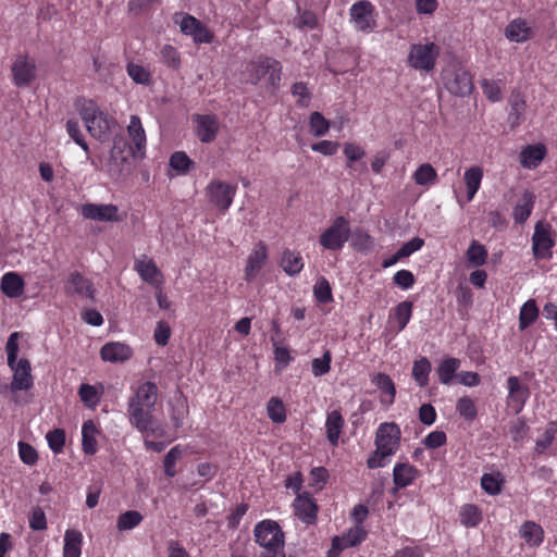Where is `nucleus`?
Wrapping results in <instances>:
<instances>
[{
  "label": "nucleus",
  "instance_id": "obj_1",
  "mask_svg": "<svg viewBox=\"0 0 557 557\" xmlns=\"http://www.w3.org/2000/svg\"><path fill=\"white\" fill-rule=\"evenodd\" d=\"M78 112L91 137L100 143L109 141L113 129L117 126L115 119L100 110L92 100H83Z\"/></svg>",
  "mask_w": 557,
  "mask_h": 557
},
{
  "label": "nucleus",
  "instance_id": "obj_2",
  "mask_svg": "<svg viewBox=\"0 0 557 557\" xmlns=\"http://www.w3.org/2000/svg\"><path fill=\"white\" fill-rule=\"evenodd\" d=\"M139 157L136 149L128 145L122 135L113 137V146L110 150V157L107 162V171L111 177L119 180L131 174L133 169V159Z\"/></svg>",
  "mask_w": 557,
  "mask_h": 557
},
{
  "label": "nucleus",
  "instance_id": "obj_3",
  "mask_svg": "<svg viewBox=\"0 0 557 557\" xmlns=\"http://www.w3.org/2000/svg\"><path fill=\"white\" fill-rule=\"evenodd\" d=\"M18 333H12L7 342L5 351L8 355V364L11 370L14 372L13 380L11 382L10 388L12 392L29 389L33 386V376H32V368L30 363L27 359L22 358L18 361L17 351H18Z\"/></svg>",
  "mask_w": 557,
  "mask_h": 557
},
{
  "label": "nucleus",
  "instance_id": "obj_4",
  "mask_svg": "<svg viewBox=\"0 0 557 557\" xmlns=\"http://www.w3.org/2000/svg\"><path fill=\"white\" fill-rule=\"evenodd\" d=\"M256 542L262 546L263 554L272 555L277 549L284 548L285 535L277 522L263 520L255 527Z\"/></svg>",
  "mask_w": 557,
  "mask_h": 557
},
{
  "label": "nucleus",
  "instance_id": "obj_5",
  "mask_svg": "<svg viewBox=\"0 0 557 557\" xmlns=\"http://www.w3.org/2000/svg\"><path fill=\"white\" fill-rule=\"evenodd\" d=\"M350 238L349 222L345 216H337L319 238L320 245L327 250H341Z\"/></svg>",
  "mask_w": 557,
  "mask_h": 557
},
{
  "label": "nucleus",
  "instance_id": "obj_6",
  "mask_svg": "<svg viewBox=\"0 0 557 557\" xmlns=\"http://www.w3.org/2000/svg\"><path fill=\"white\" fill-rule=\"evenodd\" d=\"M400 429L394 422L382 423L375 434V447L381 456L394 455L400 446Z\"/></svg>",
  "mask_w": 557,
  "mask_h": 557
},
{
  "label": "nucleus",
  "instance_id": "obj_7",
  "mask_svg": "<svg viewBox=\"0 0 557 557\" xmlns=\"http://www.w3.org/2000/svg\"><path fill=\"white\" fill-rule=\"evenodd\" d=\"M81 214L87 220L99 222H121L124 219L117 206L112 203H84Z\"/></svg>",
  "mask_w": 557,
  "mask_h": 557
},
{
  "label": "nucleus",
  "instance_id": "obj_8",
  "mask_svg": "<svg viewBox=\"0 0 557 557\" xmlns=\"http://www.w3.org/2000/svg\"><path fill=\"white\" fill-rule=\"evenodd\" d=\"M206 191L210 203L225 212L233 202L236 187L222 181H213L207 186Z\"/></svg>",
  "mask_w": 557,
  "mask_h": 557
},
{
  "label": "nucleus",
  "instance_id": "obj_9",
  "mask_svg": "<svg viewBox=\"0 0 557 557\" xmlns=\"http://www.w3.org/2000/svg\"><path fill=\"white\" fill-rule=\"evenodd\" d=\"M438 48L435 44L412 46L409 53L410 65L414 69L431 71L435 65Z\"/></svg>",
  "mask_w": 557,
  "mask_h": 557
},
{
  "label": "nucleus",
  "instance_id": "obj_10",
  "mask_svg": "<svg viewBox=\"0 0 557 557\" xmlns=\"http://www.w3.org/2000/svg\"><path fill=\"white\" fill-rule=\"evenodd\" d=\"M444 78L447 90L455 96L466 97L473 90L472 76L463 69L448 71Z\"/></svg>",
  "mask_w": 557,
  "mask_h": 557
},
{
  "label": "nucleus",
  "instance_id": "obj_11",
  "mask_svg": "<svg viewBox=\"0 0 557 557\" xmlns=\"http://www.w3.org/2000/svg\"><path fill=\"white\" fill-rule=\"evenodd\" d=\"M154 408H146L137 405H127V414L129 422L141 433H156L154 419L152 416Z\"/></svg>",
  "mask_w": 557,
  "mask_h": 557
},
{
  "label": "nucleus",
  "instance_id": "obj_12",
  "mask_svg": "<svg viewBox=\"0 0 557 557\" xmlns=\"http://www.w3.org/2000/svg\"><path fill=\"white\" fill-rule=\"evenodd\" d=\"M373 7L371 2L361 0L355 3L350 9L351 21L355 27L360 32H370L375 25L372 18Z\"/></svg>",
  "mask_w": 557,
  "mask_h": 557
},
{
  "label": "nucleus",
  "instance_id": "obj_13",
  "mask_svg": "<svg viewBox=\"0 0 557 557\" xmlns=\"http://www.w3.org/2000/svg\"><path fill=\"white\" fill-rule=\"evenodd\" d=\"M12 74L14 84L17 87H26L36 77L35 63L28 61L24 55H18L12 65Z\"/></svg>",
  "mask_w": 557,
  "mask_h": 557
},
{
  "label": "nucleus",
  "instance_id": "obj_14",
  "mask_svg": "<svg viewBox=\"0 0 557 557\" xmlns=\"http://www.w3.org/2000/svg\"><path fill=\"white\" fill-rule=\"evenodd\" d=\"M295 515L305 523L312 524L317 520L318 505L309 493L298 494L294 500Z\"/></svg>",
  "mask_w": 557,
  "mask_h": 557
},
{
  "label": "nucleus",
  "instance_id": "obj_15",
  "mask_svg": "<svg viewBox=\"0 0 557 557\" xmlns=\"http://www.w3.org/2000/svg\"><path fill=\"white\" fill-rule=\"evenodd\" d=\"M550 225L537 222L534 227L532 236V249L535 257H545V253L550 250L554 245L549 236Z\"/></svg>",
  "mask_w": 557,
  "mask_h": 557
},
{
  "label": "nucleus",
  "instance_id": "obj_16",
  "mask_svg": "<svg viewBox=\"0 0 557 557\" xmlns=\"http://www.w3.org/2000/svg\"><path fill=\"white\" fill-rule=\"evenodd\" d=\"M158 397V387L152 382H145L138 386L135 395H133L128 405L144 406L146 408H154Z\"/></svg>",
  "mask_w": 557,
  "mask_h": 557
},
{
  "label": "nucleus",
  "instance_id": "obj_17",
  "mask_svg": "<svg viewBox=\"0 0 557 557\" xmlns=\"http://www.w3.org/2000/svg\"><path fill=\"white\" fill-rule=\"evenodd\" d=\"M507 386L509 392L508 398L513 404L516 412L521 411L530 395L529 387L523 385L517 376H509L507 379Z\"/></svg>",
  "mask_w": 557,
  "mask_h": 557
},
{
  "label": "nucleus",
  "instance_id": "obj_18",
  "mask_svg": "<svg viewBox=\"0 0 557 557\" xmlns=\"http://www.w3.org/2000/svg\"><path fill=\"white\" fill-rule=\"evenodd\" d=\"M132 354L129 346L117 342L107 343L100 350L101 358L109 362H124L132 357Z\"/></svg>",
  "mask_w": 557,
  "mask_h": 557
},
{
  "label": "nucleus",
  "instance_id": "obj_19",
  "mask_svg": "<svg viewBox=\"0 0 557 557\" xmlns=\"http://www.w3.org/2000/svg\"><path fill=\"white\" fill-rule=\"evenodd\" d=\"M196 134L201 143H211L219 132V122L211 115H197Z\"/></svg>",
  "mask_w": 557,
  "mask_h": 557
},
{
  "label": "nucleus",
  "instance_id": "obj_20",
  "mask_svg": "<svg viewBox=\"0 0 557 557\" xmlns=\"http://www.w3.org/2000/svg\"><path fill=\"white\" fill-rule=\"evenodd\" d=\"M268 259L267 246L260 242L248 257L245 269L246 280L250 281L263 268Z\"/></svg>",
  "mask_w": 557,
  "mask_h": 557
},
{
  "label": "nucleus",
  "instance_id": "obj_21",
  "mask_svg": "<svg viewBox=\"0 0 557 557\" xmlns=\"http://www.w3.org/2000/svg\"><path fill=\"white\" fill-rule=\"evenodd\" d=\"M0 287L5 296L17 298L23 293L24 281L17 273L9 272L2 276Z\"/></svg>",
  "mask_w": 557,
  "mask_h": 557
},
{
  "label": "nucleus",
  "instance_id": "obj_22",
  "mask_svg": "<svg viewBox=\"0 0 557 557\" xmlns=\"http://www.w3.org/2000/svg\"><path fill=\"white\" fill-rule=\"evenodd\" d=\"M505 36L515 42L527 41L531 36V28L521 18L511 21L505 28Z\"/></svg>",
  "mask_w": 557,
  "mask_h": 557
},
{
  "label": "nucleus",
  "instance_id": "obj_23",
  "mask_svg": "<svg viewBox=\"0 0 557 557\" xmlns=\"http://www.w3.org/2000/svg\"><path fill=\"white\" fill-rule=\"evenodd\" d=\"M546 154L543 145L528 146L520 153L521 165L528 169L536 168Z\"/></svg>",
  "mask_w": 557,
  "mask_h": 557
},
{
  "label": "nucleus",
  "instance_id": "obj_24",
  "mask_svg": "<svg viewBox=\"0 0 557 557\" xmlns=\"http://www.w3.org/2000/svg\"><path fill=\"white\" fill-rule=\"evenodd\" d=\"M128 134L134 143V149L137 150L139 157L144 156V148L146 145V135L141 126L140 119L137 115H132L129 125L127 127Z\"/></svg>",
  "mask_w": 557,
  "mask_h": 557
},
{
  "label": "nucleus",
  "instance_id": "obj_25",
  "mask_svg": "<svg viewBox=\"0 0 557 557\" xmlns=\"http://www.w3.org/2000/svg\"><path fill=\"white\" fill-rule=\"evenodd\" d=\"M418 470L408 463H397L394 467L393 478L397 487L408 486L417 476Z\"/></svg>",
  "mask_w": 557,
  "mask_h": 557
},
{
  "label": "nucleus",
  "instance_id": "obj_26",
  "mask_svg": "<svg viewBox=\"0 0 557 557\" xmlns=\"http://www.w3.org/2000/svg\"><path fill=\"white\" fill-rule=\"evenodd\" d=\"M535 202V196L532 191L524 190L522 203H517L513 208V220L516 223H524L532 212Z\"/></svg>",
  "mask_w": 557,
  "mask_h": 557
},
{
  "label": "nucleus",
  "instance_id": "obj_27",
  "mask_svg": "<svg viewBox=\"0 0 557 557\" xmlns=\"http://www.w3.org/2000/svg\"><path fill=\"white\" fill-rule=\"evenodd\" d=\"M83 535L79 531L67 530L64 535V557H79Z\"/></svg>",
  "mask_w": 557,
  "mask_h": 557
},
{
  "label": "nucleus",
  "instance_id": "obj_28",
  "mask_svg": "<svg viewBox=\"0 0 557 557\" xmlns=\"http://www.w3.org/2000/svg\"><path fill=\"white\" fill-rule=\"evenodd\" d=\"M343 425L344 419L339 411L333 410L327 414L325 426L327 440L332 445H337Z\"/></svg>",
  "mask_w": 557,
  "mask_h": 557
},
{
  "label": "nucleus",
  "instance_id": "obj_29",
  "mask_svg": "<svg viewBox=\"0 0 557 557\" xmlns=\"http://www.w3.org/2000/svg\"><path fill=\"white\" fill-rule=\"evenodd\" d=\"M281 267L290 276L298 274L304 268L300 253L286 249L281 259Z\"/></svg>",
  "mask_w": 557,
  "mask_h": 557
},
{
  "label": "nucleus",
  "instance_id": "obj_30",
  "mask_svg": "<svg viewBox=\"0 0 557 557\" xmlns=\"http://www.w3.org/2000/svg\"><path fill=\"white\" fill-rule=\"evenodd\" d=\"M135 269L140 275V277L151 285L158 284L160 277L162 276L160 270L157 268L156 263L152 260L137 261L135 264Z\"/></svg>",
  "mask_w": 557,
  "mask_h": 557
},
{
  "label": "nucleus",
  "instance_id": "obj_31",
  "mask_svg": "<svg viewBox=\"0 0 557 557\" xmlns=\"http://www.w3.org/2000/svg\"><path fill=\"white\" fill-rule=\"evenodd\" d=\"M459 367L460 360L457 358L450 357L443 360L436 368L440 382L444 385L450 384Z\"/></svg>",
  "mask_w": 557,
  "mask_h": 557
},
{
  "label": "nucleus",
  "instance_id": "obj_32",
  "mask_svg": "<svg viewBox=\"0 0 557 557\" xmlns=\"http://www.w3.org/2000/svg\"><path fill=\"white\" fill-rule=\"evenodd\" d=\"M483 171L480 166H472L466 171L463 181L467 186V199L471 201L480 188Z\"/></svg>",
  "mask_w": 557,
  "mask_h": 557
},
{
  "label": "nucleus",
  "instance_id": "obj_33",
  "mask_svg": "<svg viewBox=\"0 0 557 557\" xmlns=\"http://www.w3.org/2000/svg\"><path fill=\"white\" fill-rule=\"evenodd\" d=\"M520 535L530 546H537L543 541L542 528L532 521H527L521 525Z\"/></svg>",
  "mask_w": 557,
  "mask_h": 557
},
{
  "label": "nucleus",
  "instance_id": "obj_34",
  "mask_svg": "<svg viewBox=\"0 0 557 557\" xmlns=\"http://www.w3.org/2000/svg\"><path fill=\"white\" fill-rule=\"evenodd\" d=\"M539 317V308L534 299H529L523 304L519 314V329L521 331L529 327Z\"/></svg>",
  "mask_w": 557,
  "mask_h": 557
},
{
  "label": "nucleus",
  "instance_id": "obj_35",
  "mask_svg": "<svg viewBox=\"0 0 557 557\" xmlns=\"http://www.w3.org/2000/svg\"><path fill=\"white\" fill-rule=\"evenodd\" d=\"M69 283L73 287L74 293L85 295L86 297L94 299L95 289L92 287V284L89 280L85 278L81 273H71Z\"/></svg>",
  "mask_w": 557,
  "mask_h": 557
},
{
  "label": "nucleus",
  "instance_id": "obj_36",
  "mask_svg": "<svg viewBox=\"0 0 557 557\" xmlns=\"http://www.w3.org/2000/svg\"><path fill=\"white\" fill-rule=\"evenodd\" d=\"M431 372V362L428 358L422 357L416 360L412 368V376L420 387H425L429 383V374Z\"/></svg>",
  "mask_w": 557,
  "mask_h": 557
},
{
  "label": "nucleus",
  "instance_id": "obj_37",
  "mask_svg": "<svg viewBox=\"0 0 557 557\" xmlns=\"http://www.w3.org/2000/svg\"><path fill=\"white\" fill-rule=\"evenodd\" d=\"M171 406V420L175 429L183 425V421L188 413L187 401L183 397H177L170 401Z\"/></svg>",
  "mask_w": 557,
  "mask_h": 557
},
{
  "label": "nucleus",
  "instance_id": "obj_38",
  "mask_svg": "<svg viewBox=\"0 0 557 557\" xmlns=\"http://www.w3.org/2000/svg\"><path fill=\"white\" fill-rule=\"evenodd\" d=\"M510 112L509 121L512 125H518L525 110V100L520 92L513 91L509 98Z\"/></svg>",
  "mask_w": 557,
  "mask_h": 557
},
{
  "label": "nucleus",
  "instance_id": "obj_39",
  "mask_svg": "<svg viewBox=\"0 0 557 557\" xmlns=\"http://www.w3.org/2000/svg\"><path fill=\"white\" fill-rule=\"evenodd\" d=\"M170 165L177 173L187 174L195 168V162L184 151H176L170 158Z\"/></svg>",
  "mask_w": 557,
  "mask_h": 557
},
{
  "label": "nucleus",
  "instance_id": "obj_40",
  "mask_svg": "<svg viewBox=\"0 0 557 557\" xmlns=\"http://www.w3.org/2000/svg\"><path fill=\"white\" fill-rule=\"evenodd\" d=\"M351 246L355 250L360 252L370 251L373 248V238L360 228L350 232Z\"/></svg>",
  "mask_w": 557,
  "mask_h": 557
},
{
  "label": "nucleus",
  "instance_id": "obj_41",
  "mask_svg": "<svg viewBox=\"0 0 557 557\" xmlns=\"http://www.w3.org/2000/svg\"><path fill=\"white\" fill-rule=\"evenodd\" d=\"M487 251L478 242H472L467 250V260L473 267L483 265L486 262Z\"/></svg>",
  "mask_w": 557,
  "mask_h": 557
},
{
  "label": "nucleus",
  "instance_id": "obj_42",
  "mask_svg": "<svg viewBox=\"0 0 557 557\" xmlns=\"http://www.w3.org/2000/svg\"><path fill=\"white\" fill-rule=\"evenodd\" d=\"M411 314H412V302L411 301L406 300V301L398 304L395 307L393 317L398 323L397 331H403L406 327L407 323L409 322V320L411 318Z\"/></svg>",
  "mask_w": 557,
  "mask_h": 557
},
{
  "label": "nucleus",
  "instance_id": "obj_43",
  "mask_svg": "<svg viewBox=\"0 0 557 557\" xmlns=\"http://www.w3.org/2000/svg\"><path fill=\"white\" fill-rule=\"evenodd\" d=\"M143 521V515L136 510H128L120 515L116 528L120 531L131 530Z\"/></svg>",
  "mask_w": 557,
  "mask_h": 557
},
{
  "label": "nucleus",
  "instance_id": "obj_44",
  "mask_svg": "<svg viewBox=\"0 0 557 557\" xmlns=\"http://www.w3.org/2000/svg\"><path fill=\"white\" fill-rule=\"evenodd\" d=\"M309 124L310 132L315 137L324 136L330 129V122L317 111L311 113Z\"/></svg>",
  "mask_w": 557,
  "mask_h": 557
},
{
  "label": "nucleus",
  "instance_id": "obj_45",
  "mask_svg": "<svg viewBox=\"0 0 557 557\" xmlns=\"http://www.w3.org/2000/svg\"><path fill=\"white\" fill-rule=\"evenodd\" d=\"M436 176V171L429 163L421 164L413 174L414 182L423 186L434 183Z\"/></svg>",
  "mask_w": 557,
  "mask_h": 557
},
{
  "label": "nucleus",
  "instance_id": "obj_46",
  "mask_svg": "<svg viewBox=\"0 0 557 557\" xmlns=\"http://www.w3.org/2000/svg\"><path fill=\"white\" fill-rule=\"evenodd\" d=\"M456 409L458 413L468 421H473L478 416L474 401L469 396H462L457 400Z\"/></svg>",
  "mask_w": 557,
  "mask_h": 557
},
{
  "label": "nucleus",
  "instance_id": "obj_47",
  "mask_svg": "<svg viewBox=\"0 0 557 557\" xmlns=\"http://www.w3.org/2000/svg\"><path fill=\"white\" fill-rule=\"evenodd\" d=\"M503 483V479L499 472L496 474L493 473H484L481 479L482 488L490 495H497L500 493V485Z\"/></svg>",
  "mask_w": 557,
  "mask_h": 557
},
{
  "label": "nucleus",
  "instance_id": "obj_48",
  "mask_svg": "<svg viewBox=\"0 0 557 557\" xmlns=\"http://www.w3.org/2000/svg\"><path fill=\"white\" fill-rule=\"evenodd\" d=\"M268 416L275 423H282L286 420L285 407L277 397H272L268 403Z\"/></svg>",
  "mask_w": 557,
  "mask_h": 557
},
{
  "label": "nucleus",
  "instance_id": "obj_49",
  "mask_svg": "<svg viewBox=\"0 0 557 557\" xmlns=\"http://www.w3.org/2000/svg\"><path fill=\"white\" fill-rule=\"evenodd\" d=\"M461 523L466 527H475L482 520L481 511L475 505H466L460 511Z\"/></svg>",
  "mask_w": 557,
  "mask_h": 557
},
{
  "label": "nucleus",
  "instance_id": "obj_50",
  "mask_svg": "<svg viewBox=\"0 0 557 557\" xmlns=\"http://www.w3.org/2000/svg\"><path fill=\"white\" fill-rule=\"evenodd\" d=\"M373 383L382 393H385L389 396L388 404H392L396 395V388L392 379L385 373H377L373 377Z\"/></svg>",
  "mask_w": 557,
  "mask_h": 557
},
{
  "label": "nucleus",
  "instance_id": "obj_51",
  "mask_svg": "<svg viewBox=\"0 0 557 557\" xmlns=\"http://www.w3.org/2000/svg\"><path fill=\"white\" fill-rule=\"evenodd\" d=\"M272 64H274V59L271 58H264L253 63L251 72L252 83L257 84L259 81L264 78L271 71Z\"/></svg>",
  "mask_w": 557,
  "mask_h": 557
},
{
  "label": "nucleus",
  "instance_id": "obj_52",
  "mask_svg": "<svg viewBox=\"0 0 557 557\" xmlns=\"http://www.w3.org/2000/svg\"><path fill=\"white\" fill-rule=\"evenodd\" d=\"M78 395L82 401L88 407L97 405L100 399L96 387L89 384H82L78 389Z\"/></svg>",
  "mask_w": 557,
  "mask_h": 557
},
{
  "label": "nucleus",
  "instance_id": "obj_53",
  "mask_svg": "<svg viewBox=\"0 0 557 557\" xmlns=\"http://www.w3.org/2000/svg\"><path fill=\"white\" fill-rule=\"evenodd\" d=\"M182 457L181 449L176 446L171 448L168 454L164 456L163 465L164 472L169 478H173L176 474L175 463Z\"/></svg>",
  "mask_w": 557,
  "mask_h": 557
},
{
  "label": "nucleus",
  "instance_id": "obj_54",
  "mask_svg": "<svg viewBox=\"0 0 557 557\" xmlns=\"http://www.w3.org/2000/svg\"><path fill=\"white\" fill-rule=\"evenodd\" d=\"M47 441L51 450L55 454L62 451L65 444V432L62 429H55L47 433Z\"/></svg>",
  "mask_w": 557,
  "mask_h": 557
},
{
  "label": "nucleus",
  "instance_id": "obj_55",
  "mask_svg": "<svg viewBox=\"0 0 557 557\" xmlns=\"http://www.w3.org/2000/svg\"><path fill=\"white\" fill-rule=\"evenodd\" d=\"M424 245V240L420 237H413L411 240L405 243L395 253V259L409 257Z\"/></svg>",
  "mask_w": 557,
  "mask_h": 557
},
{
  "label": "nucleus",
  "instance_id": "obj_56",
  "mask_svg": "<svg viewBox=\"0 0 557 557\" xmlns=\"http://www.w3.org/2000/svg\"><path fill=\"white\" fill-rule=\"evenodd\" d=\"M66 129L70 137L88 153L89 148L82 135L78 122L76 120H69L66 122Z\"/></svg>",
  "mask_w": 557,
  "mask_h": 557
},
{
  "label": "nucleus",
  "instance_id": "obj_57",
  "mask_svg": "<svg viewBox=\"0 0 557 557\" xmlns=\"http://www.w3.org/2000/svg\"><path fill=\"white\" fill-rule=\"evenodd\" d=\"M314 296L319 302L326 304L332 300V289L330 283L321 277L314 286Z\"/></svg>",
  "mask_w": 557,
  "mask_h": 557
},
{
  "label": "nucleus",
  "instance_id": "obj_58",
  "mask_svg": "<svg viewBox=\"0 0 557 557\" xmlns=\"http://www.w3.org/2000/svg\"><path fill=\"white\" fill-rule=\"evenodd\" d=\"M127 73L135 83L148 84L150 82V73L141 65L128 63Z\"/></svg>",
  "mask_w": 557,
  "mask_h": 557
},
{
  "label": "nucleus",
  "instance_id": "obj_59",
  "mask_svg": "<svg viewBox=\"0 0 557 557\" xmlns=\"http://www.w3.org/2000/svg\"><path fill=\"white\" fill-rule=\"evenodd\" d=\"M481 86L483 88V92L491 101H499L502 99V89L497 82L490 79H482Z\"/></svg>",
  "mask_w": 557,
  "mask_h": 557
},
{
  "label": "nucleus",
  "instance_id": "obj_60",
  "mask_svg": "<svg viewBox=\"0 0 557 557\" xmlns=\"http://www.w3.org/2000/svg\"><path fill=\"white\" fill-rule=\"evenodd\" d=\"M332 357L331 352L326 350L321 358H315L312 361V372L315 376H321L330 371V363Z\"/></svg>",
  "mask_w": 557,
  "mask_h": 557
},
{
  "label": "nucleus",
  "instance_id": "obj_61",
  "mask_svg": "<svg viewBox=\"0 0 557 557\" xmlns=\"http://www.w3.org/2000/svg\"><path fill=\"white\" fill-rule=\"evenodd\" d=\"M161 58L163 60V62L172 67V69H177L181 64V59H180V53L177 52V50L172 47V46H164L161 51Z\"/></svg>",
  "mask_w": 557,
  "mask_h": 557
},
{
  "label": "nucleus",
  "instance_id": "obj_62",
  "mask_svg": "<svg viewBox=\"0 0 557 557\" xmlns=\"http://www.w3.org/2000/svg\"><path fill=\"white\" fill-rule=\"evenodd\" d=\"M18 453L22 461L26 465L33 466L37 462L38 455L36 449L28 443H18Z\"/></svg>",
  "mask_w": 557,
  "mask_h": 557
},
{
  "label": "nucleus",
  "instance_id": "obj_63",
  "mask_svg": "<svg viewBox=\"0 0 557 557\" xmlns=\"http://www.w3.org/2000/svg\"><path fill=\"white\" fill-rule=\"evenodd\" d=\"M29 527L35 531H41L47 529V520L44 510L40 507L32 509L29 517Z\"/></svg>",
  "mask_w": 557,
  "mask_h": 557
},
{
  "label": "nucleus",
  "instance_id": "obj_64",
  "mask_svg": "<svg viewBox=\"0 0 557 557\" xmlns=\"http://www.w3.org/2000/svg\"><path fill=\"white\" fill-rule=\"evenodd\" d=\"M367 536V532L361 527L351 528L346 534L343 535L344 541L348 547H354L360 544Z\"/></svg>",
  "mask_w": 557,
  "mask_h": 557
}]
</instances>
